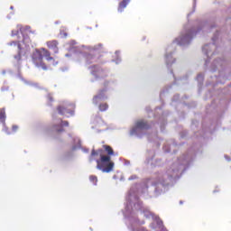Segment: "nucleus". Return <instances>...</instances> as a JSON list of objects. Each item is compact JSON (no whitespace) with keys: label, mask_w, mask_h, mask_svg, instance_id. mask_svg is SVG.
Wrapping results in <instances>:
<instances>
[{"label":"nucleus","mask_w":231,"mask_h":231,"mask_svg":"<svg viewBox=\"0 0 231 231\" xmlns=\"http://www.w3.org/2000/svg\"><path fill=\"white\" fill-rule=\"evenodd\" d=\"M102 48V44L99 43L94 47H86L82 45L81 47H72L70 51L77 53L79 59H83L85 60V64H95V62H98V57L93 55V51H97Z\"/></svg>","instance_id":"nucleus-4"},{"label":"nucleus","mask_w":231,"mask_h":231,"mask_svg":"<svg viewBox=\"0 0 231 231\" xmlns=\"http://www.w3.org/2000/svg\"><path fill=\"white\" fill-rule=\"evenodd\" d=\"M50 51H48L46 49L42 48L41 50H35V51L32 55V62L36 66V68H42V69H48V67L44 64L42 61L43 57L46 58V60L50 62V60H52V66H57L59 64V61L53 60V57L50 56Z\"/></svg>","instance_id":"nucleus-6"},{"label":"nucleus","mask_w":231,"mask_h":231,"mask_svg":"<svg viewBox=\"0 0 231 231\" xmlns=\"http://www.w3.org/2000/svg\"><path fill=\"white\" fill-rule=\"evenodd\" d=\"M1 90H2V91H8V87H3V88H1Z\"/></svg>","instance_id":"nucleus-32"},{"label":"nucleus","mask_w":231,"mask_h":231,"mask_svg":"<svg viewBox=\"0 0 231 231\" xmlns=\"http://www.w3.org/2000/svg\"><path fill=\"white\" fill-rule=\"evenodd\" d=\"M58 113L67 118H69V116H73V115H75V105L63 103L58 106Z\"/></svg>","instance_id":"nucleus-10"},{"label":"nucleus","mask_w":231,"mask_h":231,"mask_svg":"<svg viewBox=\"0 0 231 231\" xmlns=\"http://www.w3.org/2000/svg\"><path fill=\"white\" fill-rule=\"evenodd\" d=\"M129 3H131V0H123L119 4L118 12H124V8H126Z\"/></svg>","instance_id":"nucleus-18"},{"label":"nucleus","mask_w":231,"mask_h":231,"mask_svg":"<svg viewBox=\"0 0 231 231\" xmlns=\"http://www.w3.org/2000/svg\"><path fill=\"white\" fill-rule=\"evenodd\" d=\"M204 79H205V76H203V74H199L197 76V80H198L199 84H203Z\"/></svg>","instance_id":"nucleus-21"},{"label":"nucleus","mask_w":231,"mask_h":231,"mask_svg":"<svg viewBox=\"0 0 231 231\" xmlns=\"http://www.w3.org/2000/svg\"><path fill=\"white\" fill-rule=\"evenodd\" d=\"M60 35H63V37H68V33L67 32H62V31H60Z\"/></svg>","instance_id":"nucleus-30"},{"label":"nucleus","mask_w":231,"mask_h":231,"mask_svg":"<svg viewBox=\"0 0 231 231\" xmlns=\"http://www.w3.org/2000/svg\"><path fill=\"white\" fill-rule=\"evenodd\" d=\"M112 62L116 64H120L122 62V58L120 57V51H116L113 55Z\"/></svg>","instance_id":"nucleus-17"},{"label":"nucleus","mask_w":231,"mask_h":231,"mask_svg":"<svg viewBox=\"0 0 231 231\" xmlns=\"http://www.w3.org/2000/svg\"><path fill=\"white\" fill-rule=\"evenodd\" d=\"M203 53H205L207 60L205 62L206 67L208 69L211 73H216V71L218 72V79L225 78V72L223 71V66H225V60L221 58L215 59L211 63L210 60L216 53V44L209 43L206 44L202 48Z\"/></svg>","instance_id":"nucleus-2"},{"label":"nucleus","mask_w":231,"mask_h":231,"mask_svg":"<svg viewBox=\"0 0 231 231\" xmlns=\"http://www.w3.org/2000/svg\"><path fill=\"white\" fill-rule=\"evenodd\" d=\"M159 124H160L161 131H163V127L165 126V124H166L165 119H161Z\"/></svg>","instance_id":"nucleus-24"},{"label":"nucleus","mask_w":231,"mask_h":231,"mask_svg":"<svg viewBox=\"0 0 231 231\" xmlns=\"http://www.w3.org/2000/svg\"><path fill=\"white\" fill-rule=\"evenodd\" d=\"M148 163H151V165H153L154 162H152V159H147Z\"/></svg>","instance_id":"nucleus-29"},{"label":"nucleus","mask_w":231,"mask_h":231,"mask_svg":"<svg viewBox=\"0 0 231 231\" xmlns=\"http://www.w3.org/2000/svg\"><path fill=\"white\" fill-rule=\"evenodd\" d=\"M71 44H72V46H75V44H77V42L75 41H72Z\"/></svg>","instance_id":"nucleus-35"},{"label":"nucleus","mask_w":231,"mask_h":231,"mask_svg":"<svg viewBox=\"0 0 231 231\" xmlns=\"http://www.w3.org/2000/svg\"><path fill=\"white\" fill-rule=\"evenodd\" d=\"M225 158L227 160V162H230V157H228L227 155H225Z\"/></svg>","instance_id":"nucleus-34"},{"label":"nucleus","mask_w":231,"mask_h":231,"mask_svg":"<svg viewBox=\"0 0 231 231\" xmlns=\"http://www.w3.org/2000/svg\"><path fill=\"white\" fill-rule=\"evenodd\" d=\"M104 147H105V151H106L109 156H113V154H115V152H113V148H111V146L105 145Z\"/></svg>","instance_id":"nucleus-19"},{"label":"nucleus","mask_w":231,"mask_h":231,"mask_svg":"<svg viewBox=\"0 0 231 231\" xmlns=\"http://www.w3.org/2000/svg\"><path fill=\"white\" fill-rule=\"evenodd\" d=\"M88 160L90 162L95 160L97 162V169L102 172H112L115 167V162L111 161V156L104 154V150L102 149L97 151L93 149Z\"/></svg>","instance_id":"nucleus-3"},{"label":"nucleus","mask_w":231,"mask_h":231,"mask_svg":"<svg viewBox=\"0 0 231 231\" xmlns=\"http://www.w3.org/2000/svg\"><path fill=\"white\" fill-rule=\"evenodd\" d=\"M69 125V123L68 121H62V119H57L54 121L53 129L54 131H57V133H62L64 129L62 127H68Z\"/></svg>","instance_id":"nucleus-12"},{"label":"nucleus","mask_w":231,"mask_h":231,"mask_svg":"<svg viewBox=\"0 0 231 231\" xmlns=\"http://www.w3.org/2000/svg\"><path fill=\"white\" fill-rule=\"evenodd\" d=\"M217 35H219V32H216V34L212 38L213 42H216V41H217Z\"/></svg>","instance_id":"nucleus-26"},{"label":"nucleus","mask_w":231,"mask_h":231,"mask_svg":"<svg viewBox=\"0 0 231 231\" xmlns=\"http://www.w3.org/2000/svg\"><path fill=\"white\" fill-rule=\"evenodd\" d=\"M151 127V125H148L144 120H140L135 123V127L130 131L131 136H142L143 131H147Z\"/></svg>","instance_id":"nucleus-9"},{"label":"nucleus","mask_w":231,"mask_h":231,"mask_svg":"<svg viewBox=\"0 0 231 231\" xmlns=\"http://www.w3.org/2000/svg\"><path fill=\"white\" fill-rule=\"evenodd\" d=\"M194 3H196V0H194Z\"/></svg>","instance_id":"nucleus-45"},{"label":"nucleus","mask_w":231,"mask_h":231,"mask_svg":"<svg viewBox=\"0 0 231 231\" xmlns=\"http://www.w3.org/2000/svg\"><path fill=\"white\" fill-rule=\"evenodd\" d=\"M5 73H6V71L4 70V71H3V75H5Z\"/></svg>","instance_id":"nucleus-42"},{"label":"nucleus","mask_w":231,"mask_h":231,"mask_svg":"<svg viewBox=\"0 0 231 231\" xmlns=\"http://www.w3.org/2000/svg\"><path fill=\"white\" fill-rule=\"evenodd\" d=\"M48 99L50 100V102H52V101H53V99L51 98V95L48 96Z\"/></svg>","instance_id":"nucleus-33"},{"label":"nucleus","mask_w":231,"mask_h":231,"mask_svg":"<svg viewBox=\"0 0 231 231\" xmlns=\"http://www.w3.org/2000/svg\"><path fill=\"white\" fill-rule=\"evenodd\" d=\"M6 113L5 112V108L0 109V123L3 125V131L7 134H10L8 132V128L6 127Z\"/></svg>","instance_id":"nucleus-14"},{"label":"nucleus","mask_w":231,"mask_h":231,"mask_svg":"<svg viewBox=\"0 0 231 231\" xmlns=\"http://www.w3.org/2000/svg\"><path fill=\"white\" fill-rule=\"evenodd\" d=\"M173 53H174V51H172V46H168L166 48V52L164 54V62L166 64V67L170 70L171 75L173 77V79H176V74H174V71L171 69V68H172V64L176 62V59L172 57Z\"/></svg>","instance_id":"nucleus-8"},{"label":"nucleus","mask_w":231,"mask_h":231,"mask_svg":"<svg viewBox=\"0 0 231 231\" xmlns=\"http://www.w3.org/2000/svg\"><path fill=\"white\" fill-rule=\"evenodd\" d=\"M109 106L106 103L99 105V111H107Z\"/></svg>","instance_id":"nucleus-20"},{"label":"nucleus","mask_w":231,"mask_h":231,"mask_svg":"<svg viewBox=\"0 0 231 231\" xmlns=\"http://www.w3.org/2000/svg\"><path fill=\"white\" fill-rule=\"evenodd\" d=\"M10 10H14V6H11V7H10Z\"/></svg>","instance_id":"nucleus-38"},{"label":"nucleus","mask_w":231,"mask_h":231,"mask_svg":"<svg viewBox=\"0 0 231 231\" xmlns=\"http://www.w3.org/2000/svg\"><path fill=\"white\" fill-rule=\"evenodd\" d=\"M89 180L91 181V183H93L94 185H97V181H98V180L97 179V176L95 175H91L89 177Z\"/></svg>","instance_id":"nucleus-22"},{"label":"nucleus","mask_w":231,"mask_h":231,"mask_svg":"<svg viewBox=\"0 0 231 231\" xmlns=\"http://www.w3.org/2000/svg\"><path fill=\"white\" fill-rule=\"evenodd\" d=\"M207 28L206 23H200L199 28L190 29L189 25L184 26L183 31L180 32L179 37L174 40V43L178 44L179 46H189L190 42H192V39H194V35L199 33L201 30H205Z\"/></svg>","instance_id":"nucleus-5"},{"label":"nucleus","mask_w":231,"mask_h":231,"mask_svg":"<svg viewBox=\"0 0 231 231\" xmlns=\"http://www.w3.org/2000/svg\"><path fill=\"white\" fill-rule=\"evenodd\" d=\"M82 147L81 141L79 137H74L72 151H77V149H80Z\"/></svg>","instance_id":"nucleus-16"},{"label":"nucleus","mask_w":231,"mask_h":231,"mask_svg":"<svg viewBox=\"0 0 231 231\" xmlns=\"http://www.w3.org/2000/svg\"><path fill=\"white\" fill-rule=\"evenodd\" d=\"M30 29V27H27V30Z\"/></svg>","instance_id":"nucleus-44"},{"label":"nucleus","mask_w":231,"mask_h":231,"mask_svg":"<svg viewBox=\"0 0 231 231\" xmlns=\"http://www.w3.org/2000/svg\"><path fill=\"white\" fill-rule=\"evenodd\" d=\"M88 69L95 79H106L107 77V72L97 65L89 67Z\"/></svg>","instance_id":"nucleus-11"},{"label":"nucleus","mask_w":231,"mask_h":231,"mask_svg":"<svg viewBox=\"0 0 231 231\" xmlns=\"http://www.w3.org/2000/svg\"><path fill=\"white\" fill-rule=\"evenodd\" d=\"M84 152H89L88 149L84 150Z\"/></svg>","instance_id":"nucleus-37"},{"label":"nucleus","mask_w":231,"mask_h":231,"mask_svg":"<svg viewBox=\"0 0 231 231\" xmlns=\"http://www.w3.org/2000/svg\"><path fill=\"white\" fill-rule=\"evenodd\" d=\"M180 205H183V201L180 200Z\"/></svg>","instance_id":"nucleus-40"},{"label":"nucleus","mask_w":231,"mask_h":231,"mask_svg":"<svg viewBox=\"0 0 231 231\" xmlns=\"http://www.w3.org/2000/svg\"><path fill=\"white\" fill-rule=\"evenodd\" d=\"M9 46H17L19 52L17 55L14 56L15 60L19 62L21 60V51L24 50L25 51H28L30 50V37L23 35V41L18 42H11L8 43Z\"/></svg>","instance_id":"nucleus-7"},{"label":"nucleus","mask_w":231,"mask_h":231,"mask_svg":"<svg viewBox=\"0 0 231 231\" xmlns=\"http://www.w3.org/2000/svg\"><path fill=\"white\" fill-rule=\"evenodd\" d=\"M129 180H136V175H132L131 177H129Z\"/></svg>","instance_id":"nucleus-31"},{"label":"nucleus","mask_w":231,"mask_h":231,"mask_svg":"<svg viewBox=\"0 0 231 231\" xmlns=\"http://www.w3.org/2000/svg\"><path fill=\"white\" fill-rule=\"evenodd\" d=\"M59 43L57 42V41H51V42H47V46L50 50H52L54 51V53H59V48H57V45Z\"/></svg>","instance_id":"nucleus-15"},{"label":"nucleus","mask_w":231,"mask_h":231,"mask_svg":"<svg viewBox=\"0 0 231 231\" xmlns=\"http://www.w3.org/2000/svg\"><path fill=\"white\" fill-rule=\"evenodd\" d=\"M107 84H109V82H106V83H105V86H107Z\"/></svg>","instance_id":"nucleus-39"},{"label":"nucleus","mask_w":231,"mask_h":231,"mask_svg":"<svg viewBox=\"0 0 231 231\" xmlns=\"http://www.w3.org/2000/svg\"><path fill=\"white\" fill-rule=\"evenodd\" d=\"M65 57H69V54H66Z\"/></svg>","instance_id":"nucleus-41"},{"label":"nucleus","mask_w":231,"mask_h":231,"mask_svg":"<svg viewBox=\"0 0 231 231\" xmlns=\"http://www.w3.org/2000/svg\"><path fill=\"white\" fill-rule=\"evenodd\" d=\"M55 24H59V22H55Z\"/></svg>","instance_id":"nucleus-43"},{"label":"nucleus","mask_w":231,"mask_h":231,"mask_svg":"<svg viewBox=\"0 0 231 231\" xmlns=\"http://www.w3.org/2000/svg\"><path fill=\"white\" fill-rule=\"evenodd\" d=\"M107 98V97H106V88H103L101 90L98 91L97 95H96L93 97V104L95 106H98V104H100V102H102V100H106Z\"/></svg>","instance_id":"nucleus-13"},{"label":"nucleus","mask_w":231,"mask_h":231,"mask_svg":"<svg viewBox=\"0 0 231 231\" xmlns=\"http://www.w3.org/2000/svg\"><path fill=\"white\" fill-rule=\"evenodd\" d=\"M19 129V126H17V125H13V128H12V131H13V133H15V131H17Z\"/></svg>","instance_id":"nucleus-27"},{"label":"nucleus","mask_w":231,"mask_h":231,"mask_svg":"<svg viewBox=\"0 0 231 231\" xmlns=\"http://www.w3.org/2000/svg\"><path fill=\"white\" fill-rule=\"evenodd\" d=\"M18 79H23V76H21V74L17 75Z\"/></svg>","instance_id":"nucleus-36"},{"label":"nucleus","mask_w":231,"mask_h":231,"mask_svg":"<svg viewBox=\"0 0 231 231\" xmlns=\"http://www.w3.org/2000/svg\"><path fill=\"white\" fill-rule=\"evenodd\" d=\"M15 35H19V30L12 31V37H15Z\"/></svg>","instance_id":"nucleus-25"},{"label":"nucleus","mask_w":231,"mask_h":231,"mask_svg":"<svg viewBox=\"0 0 231 231\" xmlns=\"http://www.w3.org/2000/svg\"><path fill=\"white\" fill-rule=\"evenodd\" d=\"M18 30H20V32L23 33V25H17Z\"/></svg>","instance_id":"nucleus-28"},{"label":"nucleus","mask_w":231,"mask_h":231,"mask_svg":"<svg viewBox=\"0 0 231 231\" xmlns=\"http://www.w3.org/2000/svg\"><path fill=\"white\" fill-rule=\"evenodd\" d=\"M190 154L182 155L166 171L159 173L151 188L154 191V196L163 194L167 190V187L174 185L176 180H179L183 171L190 163Z\"/></svg>","instance_id":"nucleus-1"},{"label":"nucleus","mask_w":231,"mask_h":231,"mask_svg":"<svg viewBox=\"0 0 231 231\" xmlns=\"http://www.w3.org/2000/svg\"><path fill=\"white\" fill-rule=\"evenodd\" d=\"M163 151H164L165 152H172V151L171 150V145H169V144H165V145L163 146Z\"/></svg>","instance_id":"nucleus-23"}]
</instances>
